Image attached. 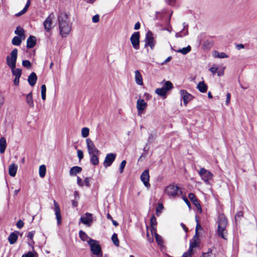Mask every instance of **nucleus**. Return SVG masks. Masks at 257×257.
<instances>
[{
  "label": "nucleus",
  "instance_id": "1",
  "mask_svg": "<svg viewBox=\"0 0 257 257\" xmlns=\"http://www.w3.org/2000/svg\"><path fill=\"white\" fill-rule=\"evenodd\" d=\"M59 30L62 37H66L71 30L72 23L70 17L65 12H61L58 17Z\"/></svg>",
  "mask_w": 257,
  "mask_h": 257
},
{
  "label": "nucleus",
  "instance_id": "2",
  "mask_svg": "<svg viewBox=\"0 0 257 257\" xmlns=\"http://www.w3.org/2000/svg\"><path fill=\"white\" fill-rule=\"evenodd\" d=\"M18 57V50L14 48L10 53V56L6 57L7 65L11 68L12 74L16 77H20L22 75V70L16 68V62Z\"/></svg>",
  "mask_w": 257,
  "mask_h": 257
},
{
  "label": "nucleus",
  "instance_id": "3",
  "mask_svg": "<svg viewBox=\"0 0 257 257\" xmlns=\"http://www.w3.org/2000/svg\"><path fill=\"white\" fill-rule=\"evenodd\" d=\"M227 224V219L223 215H220L218 219L217 233L221 238L226 239L225 234L226 233L225 229Z\"/></svg>",
  "mask_w": 257,
  "mask_h": 257
},
{
  "label": "nucleus",
  "instance_id": "4",
  "mask_svg": "<svg viewBox=\"0 0 257 257\" xmlns=\"http://www.w3.org/2000/svg\"><path fill=\"white\" fill-rule=\"evenodd\" d=\"M87 243L90 246V251L92 254L95 255V257H102L101 247L98 241L89 238Z\"/></svg>",
  "mask_w": 257,
  "mask_h": 257
},
{
  "label": "nucleus",
  "instance_id": "5",
  "mask_svg": "<svg viewBox=\"0 0 257 257\" xmlns=\"http://www.w3.org/2000/svg\"><path fill=\"white\" fill-rule=\"evenodd\" d=\"M165 192L171 198L178 197L182 193L181 189L175 184H172L167 186L165 188Z\"/></svg>",
  "mask_w": 257,
  "mask_h": 257
},
{
  "label": "nucleus",
  "instance_id": "6",
  "mask_svg": "<svg viewBox=\"0 0 257 257\" xmlns=\"http://www.w3.org/2000/svg\"><path fill=\"white\" fill-rule=\"evenodd\" d=\"M140 37L139 32H134L130 38V41L133 48L136 50L140 49Z\"/></svg>",
  "mask_w": 257,
  "mask_h": 257
},
{
  "label": "nucleus",
  "instance_id": "7",
  "mask_svg": "<svg viewBox=\"0 0 257 257\" xmlns=\"http://www.w3.org/2000/svg\"><path fill=\"white\" fill-rule=\"evenodd\" d=\"M198 173L201 179L206 183L208 182L213 177L212 173L204 168H201Z\"/></svg>",
  "mask_w": 257,
  "mask_h": 257
},
{
  "label": "nucleus",
  "instance_id": "8",
  "mask_svg": "<svg viewBox=\"0 0 257 257\" xmlns=\"http://www.w3.org/2000/svg\"><path fill=\"white\" fill-rule=\"evenodd\" d=\"M87 151L89 155L100 154V151L96 148L92 140L87 138L86 140Z\"/></svg>",
  "mask_w": 257,
  "mask_h": 257
},
{
  "label": "nucleus",
  "instance_id": "9",
  "mask_svg": "<svg viewBox=\"0 0 257 257\" xmlns=\"http://www.w3.org/2000/svg\"><path fill=\"white\" fill-rule=\"evenodd\" d=\"M155 41L153 37V34L151 31H148L146 35L145 47H150L151 49H153L155 46Z\"/></svg>",
  "mask_w": 257,
  "mask_h": 257
},
{
  "label": "nucleus",
  "instance_id": "10",
  "mask_svg": "<svg viewBox=\"0 0 257 257\" xmlns=\"http://www.w3.org/2000/svg\"><path fill=\"white\" fill-rule=\"evenodd\" d=\"M116 157V155L115 153H108L106 154L103 162V166L105 168L110 166L114 161Z\"/></svg>",
  "mask_w": 257,
  "mask_h": 257
},
{
  "label": "nucleus",
  "instance_id": "11",
  "mask_svg": "<svg viewBox=\"0 0 257 257\" xmlns=\"http://www.w3.org/2000/svg\"><path fill=\"white\" fill-rule=\"evenodd\" d=\"M54 18V14L51 13L43 22L44 29L47 32H50L52 29V21Z\"/></svg>",
  "mask_w": 257,
  "mask_h": 257
},
{
  "label": "nucleus",
  "instance_id": "12",
  "mask_svg": "<svg viewBox=\"0 0 257 257\" xmlns=\"http://www.w3.org/2000/svg\"><path fill=\"white\" fill-rule=\"evenodd\" d=\"M84 216H82L80 218V223L86 225L87 226H90L93 221L92 214L90 213H86Z\"/></svg>",
  "mask_w": 257,
  "mask_h": 257
},
{
  "label": "nucleus",
  "instance_id": "13",
  "mask_svg": "<svg viewBox=\"0 0 257 257\" xmlns=\"http://www.w3.org/2000/svg\"><path fill=\"white\" fill-rule=\"evenodd\" d=\"M54 210L55 211V214L56 215V218L57 220V223L58 225L61 224L62 216L61 214V211L58 203L54 200Z\"/></svg>",
  "mask_w": 257,
  "mask_h": 257
},
{
  "label": "nucleus",
  "instance_id": "14",
  "mask_svg": "<svg viewBox=\"0 0 257 257\" xmlns=\"http://www.w3.org/2000/svg\"><path fill=\"white\" fill-rule=\"evenodd\" d=\"M180 93L181 98L183 99L184 103L185 105H186L187 103L194 98L193 95L189 93L185 90H181L180 91Z\"/></svg>",
  "mask_w": 257,
  "mask_h": 257
},
{
  "label": "nucleus",
  "instance_id": "15",
  "mask_svg": "<svg viewBox=\"0 0 257 257\" xmlns=\"http://www.w3.org/2000/svg\"><path fill=\"white\" fill-rule=\"evenodd\" d=\"M141 180L146 187H150L151 185L149 183L150 175L148 170H146L142 173L141 175Z\"/></svg>",
  "mask_w": 257,
  "mask_h": 257
},
{
  "label": "nucleus",
  "instance_id": "16",
  "mask_svg": "<svg viewBox=\"0 0 257 257\" xmlns=\"http://www.w3.org/2000/svg\"><path fill=\"white\" fill-rule=\"evenodd\" d=\"M147 103L143 99H139L137 102V108L138 114L141 115L143 111L146 109Z\"/></svg>",
  "mask_w": 257,
  "mask_h": 257
},
{
  "label": "nucleus",
  "instance_id": "17",
  "mask_svg": "<svg viewBox=\"0 0 257 257\" xmlns=\"http://www.w3.org/2000/svg\"><path fill=\"white\" fill-rule=\"evenodd\" d=\"M188 197L189 199L193 203V204L196 207L197 210L199 213L202 212V209L200 204H199L198 200L196 199L195 195L192 193H190L188 194Z\"/></svg>",
  "mask_w": 257,
  "mask_h": 257
},
{
  "label": "nucleus",
  "instance_id": "18",
  "mask_svg": "<svg viewBox=\"0 0 257 257\" xmlns=\"http://www.w3.org/2000/svg\"><path fill=\"white\" fill-rule=\"evenodd\" d=\"M36 44V38L33 36H30L27 40V47L32 48Z\"/></svg>",
  "mask_w": 257,
  "mask_h": 257
},
{
  "label": "nucleus",
  "instance_id": "19",
  "mask_svg": "<svg viewBox=\"0 0 257 257\" xmlns=\"http://www.w3.org/2000/svg\"><path fill=\"white\" fill-rule=\"evenodd\" d=\"M37 80V76L35 72H32L28 76V81L29 84L33 86L36 83Z\"/></svg>",
  "mask_w": 257,
  "mask_h": 257
},
{
  "label": "nucleus",
  "instance_id": "20",
  "mask_svg": "<svg viewBox=\"0 0 257 257\" xmlns=\"http://www.w3.org/2000/svg\"><path fill=\"white\" fill-rule=\"evenodd\" d=\"M26 101L29 107L33 108L34 107V103L33 99V94L32 92L26 95Z\"/></svg>",
  "mask_w": 257,
  "mask_h": 257
},
{
  "label": "nucleus",
  "instance_id": "21",
  "mask_svg": "<svg viewBox=\"0 0 257 257\" xmlns=\"http://www.w3.org/2000/svg\"><path fill=\"white\" fill-rule=\"evenodd\" d=\"M100 154H93L89 155L90 158V161L94 166H97L99 164L98 156Z\"/></svg>",
  "mask_w": 257,
  "mask_h": 257
},
{
  "label": "nucleus",
  "instance_id": "22",
  "mask_svg": "<svg viewBox=\"0 0 257 257\" xmlns=\"http://www.w3.org/2000/svg\"><path fill=\"white\" fill-rule=\"evenodd\" d=\"M135 81L137 84L139 85H143V81L142 74L139 70H136L135 72Z\"/></svg>",
  "mask_w": 257,
  "mask_h": 257
},
{
  "label": "nucleus",
  "instance_id": "23",
  "mask_svg": "<svg viewBox=\"0 0 257 257\" xmlns=\"http://www.w3.org/2000/svg\"><path fill=\"white\" fill-rule=\"evenodd\" d=\"M17 168L18 166L16 164L13 163L10 165L9 167V175L12 177H15L17 173Z\"/></svg>",
  "mask_w": 257,
  "mask_h": 257
},
{
  "label": "nucleus",
  "instance_id": "24",
  "mask_svg": "<svg viewBox=\"0 0 257 257\" xmlns=\"http://www.w3.org/2000/svg\"><path fill=\"white\" fill-rule=\"evenodd\" d=\"M7 147L6 139L4 137L0 139V153H4Z\"/></svg>",
  "mask_w": 257,
  "mask_h": 257
},
{
  "label": "nucleus",
  "instance_id": "25",
  "mask_svg": "<svg viewBox=\"0 0 257 257\" xmlns=\"http://www.w3.org/2000/svg\"><path fill=\"white\" fill-rule=\"evenodd\" d=\"M81 171V167L79 166H74L70 169L69 174L70 176H75L77 174L80 173Z\"/></svg>",
  "mask_w": 257,
  "mask_h": 257
},
{
  "label": "nucleus",
  "instance_id": "26",
  "mask_svg": "<svg viewBox=\"0 0 257 257\" xmlns=\"http://www.w3.org/2000/svg\"><path fill=\"white\" fill-rule=\"evenodd\" d=\"M197 88L200 92L205 93L207 91V86L203 81L199 82L197 86Z\"/></svg>",
  "mask_w": 257,
  "mask_h": 257
},
{
  "label": "nucleus",
  "instance_id": "27",
  "mask_svg": "<svg viewBox=\"0 0 257 257\" xmlns=\"http://www.w3.org/2000/svg\"><path fill=\"white\" fill-rule=\"evenodd\" d=\"M18 237V236L17 233L15 232H12L8 237V240L9 241L10 243L11 244L15 243L17 241Z\"/></svg>",
  "mask_w": 257,
  "mask_h": 257
},
{
  "label": "nucleus",
  "instance_id": "28",
  "mask_svg": "<svg viewBox=\"0 0 257 257\" xmlns=\"http://www.w3.org/2000/svg\"><path fill=\"white\" fill-rule=\"evenodd\" d=\"M22 40H23V38L19 36H15L12 39V43L15 46H20L22 43Z\"/></svg>",
  "mask_w": 257,
  "mask_h": 257
},
{
  "label": "nucleus",
  "instance_id": "29",
  "mask_svg": "<svg viewBox=\"0 0 257 257\" xmlns=\"http://www.w3.org/2000/svg\"><path fill=\"white\" fill-rule=\"evenodd\" d=\"M15 33L18 35V36L23 38V40L25 39V31L22 28L18 27L15 31Z\"/></svg>",
  "mask_w": 257,
  "mask_h": 257
},
{
  "label": "nucleus",
  "instance_id": "30",
  "mask_svg": "<svg viewBox=\"0 0 257 257\" xmlns=\"http://www.w3.org/2000/svg\"><path fill=\"white\" fill-rule=\"evenodd\" d=\"M213 56L215 58H226L228 57V56L224 52H218L217 51H214L213 52Z\"/></svg>",
  "mask_w": 257,
  "mask_h": 257
},
{
  "label": "nucleus",
  "instance_id": "31",
  "mask_svg": "<svg viewBox=\"0 0 257 257\" xmlns=\"http://www.w3.org/2000/svg\"><path fill=\"white\" fill-rule=\"evenodd\" d=\"M155 92L159 96L166 97L167 91L163 87L160 88H157Z\"/></svg>",
  "mask_w": 257,
  "mask_h": 257
},
{
  "label": "nucleus",
  "instance_id": "32",
  "mask_svg": "<svg viewBox=\"0 0 257 257\" xmlns=\"http://www.w3.org/2000/svg\"><path fill=\"white\" fill-rule=\"evenodd\" d=\"M195 220L197 222V224L195 228V234L194 236V238H195V237H196L197 238H198V230H201L202 228L199 222V220L197 216H195Z\"/></svg>",
  "mask_w": 257,
  "mask_h": 257
},
{
  "label": "nucleus",
  "instance_id": "33",
  "mask_svg": "<svg viewBox=\"0 0 257 257\" xmlns=\"http://www.w3.org/2000/svg\"><path fill=\"white\" fill-rule=\"evenodd\" d=\"M191 50V47L190 46L188 45L186 47H184L182 49H180L177 50V52L181 53L183 55H186Z\"/></svg>",
  "mask_w": 257,
  "mask_h": 257
},
{
  "label": "nucleus",
  "instance_id": "34",
  "mask_svg": "<svg viewBox=\"0 0 257 257\" xmlns=\"http://www.w3.org/2000/svg\"><path fill=\"white\" fill-rule=\"evenodd\" d=\"M79 237L81 239V240L84 241H86L87 242V241H88L87 239H88V240H89L90 238L89 237V236L87 235V234L82 230L79 231Z\"/></svg>",
  "mask_w": 257,
  "mask_h": 257
},
{
  "label": "nucleus",
  "instance_id": "35",
  "mask_svg": "<svg viewBox=\"0 0 257 257\" xmlns=\"http://www.w3.org/2000/svg\"><path fill=\"white\" fill-rule=\"evenodd\" d=\"M46 168L44 165H41L39 167V175L43 178L46 175Z\"/></svg>",
  "mask_w": 257,
  "mask_h": 257
},
{
  "label": "nucleus",
  "instance_id": "36",
  "mask_svg": "<svg viewBox=\"0 0 257 257\" xmlns=\"http://www.w3.org/2000/svg\"><path fill=\"white\" fill-rule=\"evenodd\" d=\"M111 240L114 244L116 246H119V241L117 238V235L116 233H114L111 236Z\"/></svg>",
  "mask_w": 257,
  "mask_h": 257
},
{
  "label": "nucleus",
  "instance_id": "37",
  "mask_svg": "<svg viewBox=\"0 0 257 257\" xmlns=\"http://www.w3.org/2000/svg\"><path fill=\"white\" fill-rule=\"evenodd\" d=\"M243 211H239L236 212L235 215V220L236 223L240 221L241 218L243 216Z\"/></svg>",
  "mask_w": 257,
  "mask_h": 257
},
{
  "label": "nucleus",
  "instance_id": "38",
  "mask_svg": "<svg viewBox=\"0 0 257 257\" xmlns=\"http://www.w3.org/2000/svg\"><path fill=\"white\" fill-rule=\"evenodd\" d=\"M201 257H215V255L212 253V250L211 248H208L206 252H203Z\"/></svg>",
  "mask_w": 257,
  "mask_h": 257
},
{
  "label": "nucleus",
  "instance_id": "39",
  "mask_svg": "<svg viewBox=\"0 0 257 257\" xmlns=\"http://www.w3.org/2000/svg\"><path fill=\"white\" fill-rule=\"evenodd\" d=\"M193 241L190 242V246L189 248V251H192L193 248H195L197 246V240L198 238H197L196 237H195V238H194L193 237Z\"/></svg>",
  "mask_w": 257,
  "mask_h": 257
},
{
  "label": "nucleus",
  "instance_id": "40",
  "mask_svg": "<svg viewBox=\"0 0 257 257\" xmlns=\"http://www.w3.org/2000/svg\"><path fill=\"white\" fill-rule=\"evenodd\" d=\"M163 87L168 91L173 88V84L171 82L167 81L165 82L164 86Z\"/></svg>",
  "mask_w": 257,
  "mask_h": 257
},
{
  "label": "nucleus",
  "instance_id": "41",
  "mask_svg": "<svg viewBox=\"0 0 257 257\" xmlns=\"http://www.w3.org/2000/svg\"><path fill=\"white\" fill-rule=\"evenodd\" d=\"M46 86L45 84L41 86V97L43 100L46 99Z\"/></svg>",
  "mask_w": 257,
  "mask_h": 257
},
{
  "label": "nucleus",
  "instance_id": "42",
  "mask_svg": "<svg viewBox=\"0 0 257 257\" xmlns=\"http://www.w3.org/2000/svg\"><path fill=\"white\" fill-rule=\"evenodd\" d=\"M22 257H38V253L34 251H29L27 253L24 254Z\"/></svg>",
  "mask_w": 257,
  "mask_h": 257
},
{
  "label": "nucleus",
  "instance_id": "43",
  "mask_svg": "<svg viewBox=\"0 0 257 257\" xmlns=\"http://www.w3.org/2000/svg\"><path fill=\"white\" fill-rule=\"evenodd\" d=\"M89 129L88 127H83L81 130V135L83 138H86L89 135Z\"/></svg>",
  "mask_w": 257,
  "mask_h": 257
},
{
  "label": "nucleus",
  "instance_id": "44",
  "mask_svg": "<svg viewBox=\"0 0 257 257\" xmlns=\"http://www.w3.org/2000/svg\"><path fill=\"white\" fill-rule=\"evenodd\" d=\"M155 237L157 243L159 245H162L163 241L162 237L157 233H155Z\"/></svg>",
  "mask_w": 257,
  "mask_h": 257
},
{
  "label": "nucleus",
  "instance_id": "45",
  "mask_svg": "<svg viewBox=\"0 0 257 257\" xmlns=\"http://www.w3.org/2000/svg\"><path fill=\"white\" fill-rule=\"evenodd\" d=\"M22 65L28 69H30L32 67L31 63L30 61L27 60H25L22 61Z\"/></svg>",
  "mask_w": 257,
  "mask_h": 257
},
{
  "label": "nucleus",
  "instance_id": "46",
  "mask_svg": "<svg viewBox=\"0 0 257 257\" xmlns=\"http://www.w3.org/2000/svg\"><path fill=\"white\" fill-rule=\"evenodd\" d=\"M151 226H156L157 224V220L154 215H153L150 219Z\"/></svg>",
  "mask_w": 257,
  "mask_h": 257
},
{
  "label": "nucleus",
  "instance_id": "47",
  "mask_svg": "<svg viewBox=\"0 0 257 257\" xmlns=\"http://www.w3.org/2000/svg\"><path fill=\"white\" fill-rule=\"evenodd\" d=\"M126 162L125 160H123L121 162L120 167H119V169L120 173H121L123 172V169L126 165Z\"/></svg>",
  "mask_w": 257,
  "mask_h": 257
},
{
  "label": "nucleus",
  "instance_id": "48",
  "mask_svg": "<svg viewBox=\"0 0 257 257\" xmlns=\"http://www.w3.org/2000/svg\"><path fill=\"white\" fill-rule=\"evenodd\" d=\"M183 25L184 28L182 30V32H185L183 35L187 36L188 33V25L187 24H186L185 23H183Z\"/></svg>",
  "mask_w": 257,
  "mask_h": 257
},
{
  "label": "nucleus",
  "instance_id": "49",
  "mask_svg": "<svg viewBox=\"0 0 257 257\" xmlns=\"http://www.w3.org/2000/svg\"><path fill=\"white\" fill-rule=\"evenodd\" d=\"M163 208V205L162 204H159L156 209V212L157 215H159V213L161 212V210H162Z\"/></svg>",
  "mask_w": 257,
  "mask_h": 257
},
{
  "label": "nucleus",
  "instance_id": "50",
  "mask_svg": "<svg viewBox=\"0 0 257 257\" xmlns=\"http://www.w3.org/2000/svg\"><path fill=\"white\" fill-rule=\"evenodd\" d=\"M77 157L79 160L80 161L83 158V152L82 150H77Z\"/></svg>",
  "mask_w": 257,
  "mask_h": 257
},
{
  "label": "nucleus",
  "instance_id": "51",
  "mask_svg": "<svg viewBox=\"0 0 257 257\" xmlns=\"http://www.w3.org/2000/svg\"><path fill=\"white\" fill-rule=\"evenodd\" d=\"M231 97V94L230 93L228 92L226 94V99L225 101V104L226 105H228L230 102Z\"/></svg>",
  "mask_w": 257,
  "mask_h": 257
},
{
  "label": "nucleus",
  "instance_id": "52",
  "mask_svg": "<svg viewBox=\"0 0 257 257\" xmlns=\"http://www.w3.org/2000/svg\"><path fill=\"white\" fill-rule=\"evenodd\" d=\"M35 233V231H32L29 232L28 233L27 237L30 238V239L32 240L34 237Z\"/></svg>",
  "mask_w": 257,
  "mask_h": 257
},
{
  "label": "nucleus",
  "instance_id": "53",
  "mask_svg": "<svg viewBox=\"0 0 257 257\" xmlns=\"http://www.w3.org/2000/svg\"><path fill=\"white\" fill-rule=\"evenodd\" d=\"M203 45L207 48H210L212 46V43L210 41L206 40L204 42Z\"/></svg>",
  "mask_w": 257,
  "mask_h": 257
},
{
  "label": "nucleus",
  "instance_id": "54",
  "mask_svg": "<svg viewBox=\"0 0 257 257\" xmlns=\"http://www.w3.org/2000/svg\"><path fill=\"white\" fill-rule=\"evenodd\" d=\"M92 22L93 23H97L98 22L99 20V16L98 15H96L95 16H94L93 17H92Z\"/></svg>",
  "mask_w": 257,
  "mask_h": 257
},
{
  "label": "nucleus",
  "instance_id": "55",
  "mask_svg": "<svg viewBox=\"0 0 257 257\" xmlns=\"http://www.w3.org/2000/svg\"><path fill=\"white\" fill-rule=\"evenodd\" d=\"M192 251H189V249H188V250L184 253L183 254V257H191L192 254Z\"/></svg>",
  "mask_w": 257,
  "mask_h": 257
},
{
  "label": "nucleus",
  "instance_id": "56",
  "mask_svg": "<svg viewBox=\"0 0 257 257\" xmlns=\"http://www.w3.org/2000/svg\"><path fill=\"white\" fill-rule=\"evenodd\" d=\"M24 222L21 220H20L17 223V226L18 228H21L24 226Z\"/></svg>",
  "mask_w": 257,
  "mask_h": 257
},
{
  "label": "nucleus",
  "instance_id": "57",
  "mask_svg": "<svg viewBox=\"0 0 257 257\" xmlns=\"http://www.w3.org/2000/svg\"><path fill=\"white\" fill-rule=\"evenodd\" d=\"M27 11L26 10H25L24 8H23V9L21 11L15 15L16 17H20L21 16L23 15V14H24Z\"/></svg>",
  "mask_w": 257,
  "mask_h": 257
},
{
  "label": "nucleus",
  "instance_id": "58",
  "mask_svg": "<svg viewBox=\"0 0 257 257\" xmlns=\"http://www.w3.org/2000/svg\"><path fill=\"white\" fill-rule=\"evenodd\" d=\"M90 179H91L90 178L87 177L84 180V184L87 187L90 186L89 181H90Z\"/></svg>",
  "mask_w": 257,
  "mask_h": 257
},
{
  "label": "nucleus",
  "instance_id": "59",
  "mask_svg": "<svg viewBox=\"0 0 257 257\" xmlns=\"http://www.w3.org/2000/svg\"><path fill=\"white\" fill-rule=\"evenodd\" d=\"M185 32H182V30L178 33H177L175 35L176 38H181L184 36L183 35Z\"/></svg>",
  "mask_w": 257,
  "mask_h": 257
},
{
  "label": "nucleus",
  "instance_id": "60",
  "mask_svg": "<svg viewBox=\"0 0 257 257\" xmlns=\"http://www.w3.org/2000/svg\"><path fill=\"white\" fill-rule=\"evenodd\" d=\"M77 183L79 186L81 187L83 185L82 179L78 176L77 178Z\"/></svg>",
  "mask_w": 257,
  "mask_h": 257
},
{
  "label": "nucleus",
  "instance_id": "61",
  "mask_svg": "<svg viewBox=\"0 0 257 257\" xmlns=\"http://www.w3.org/2000/svg\"><path fill=\"white\" fill-rule=\"evenodd\" d=\"M209 70L213 74H215L217 72L218 70V68L216 67H212L209 69Z\"/></svg>",
  "mask_w": 257,
  "mask_h": 257
},
{
  "label": "nucleus",
  "instance_id": "62",
  "mask_svg": "<svg viewBox=\"0 0 257 257\" xmlns=\"http://www.w3.org/2000/svg\"><path fill=\"white\" fill-rule=\"evenodd\" d=\"M20 77H15V79L14 80V83L16 86H17L19 84V79Z\"/></svg>",
  "mask_w": 257,
  "mask_h": 257
},
{
  "label": "nucleus",
  "instance_id": "63",
  "mask_svg": "<svg viewBox=\"0 0 257 257\" xmlns=\"http://www.w3.org/2000/svg\"><path fill=\"white\" fill-rule=\"evenodd\" d=\"M72 206L73 207H76L78 206V200H72Z\"/></svg>",
  "mask_w": 257,
  "mask_h": 257
},
{
  "label": "nucleus",
  "instance_id": "64",
  "mask_svg": "<svg viewBox=\"0 0 257 257\" xmlns=\"http://www.w3.org/2000/svg\"><path fill=\"white\" fill-rule=\"evenodd\" d=\"M30 4H31V0H28L27 3L24 8L27 11L28 8L30 6Z\"/></svg>",
  "mask_w": 257,
  "mask_h": 257
}]
</instances>
